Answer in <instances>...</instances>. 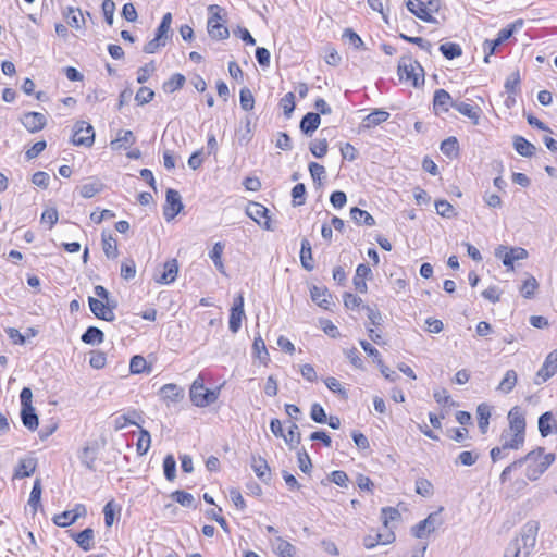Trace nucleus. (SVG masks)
<instances>
[{"mask_svg":"<svg viewBox=\"0 0 557 557\" xmlns=\"http://www.w3.org/2000/svg\"><path fill=\"white\" fill-rule=\"evenodd\" d=\"M555 459V454H544V448L537 447L518 460L522 461V466L527 465L525 478L530 481H536L550 467Z\"/></svg>","mask_w":557,"mask_h":557,"instance_id":"nucleus-1","label":"nucleus"},{"mask_svg":"<svg viewBox=\"0 0 557 557\" xmlns=\"http://www.w3.org/2000/svg\"><path fill=\"white\" fill-rule=\"evenodd\" d=\"M398 75L400 79L411 81L416 88L424 83V70L410 54L403 55L399 59Z\"/></svg>","mask_w":557,"mask_h":557,"instance_id":"nucleus-2","label":"nucleus"},{"mask_svg":"<svg viewBox=\"0 0 557 557\" xmlns=\"http://www.w3.org/2000/svg\"><path fill=\"white\" fill-rule=\"evenodd\" d=\"M191 403L197 407H207L216 401L219 397L218 389L205 388L203 379L198 376L191 384L189 389Z\"/></svg>","mask_w":557,"mask_h":557,"instance_id":"nucleus-3","label":"nucleus"},{"mask_svg":"<svg viewBox=\"0 0 557 557\" xmlns=\"http://www.w3.org/2000/svg\"><path fill=\"white\" fill-rule=\"evenodd\" d=\"M208 9L212 13L207 24L208 33L211 38L215 40L228 38V28L220 22L222 20L220 15L221 8L216 4H212Z\"/></svg>","mask_w":557,"mask_h":557,"instance_id":"nucleus-4","label":"nucleus"},{"mask_svg":"<svg viewBox=\"0 0 557 557\" xmlns=\"http://www.w3.org/2000/svg\"><path fill=\"white\" fill-rule=\"evenodd\" d=\"M539 528V522L534 520L528 521L521 528L519 537H517L516 540H520L521 549L524 550V556H529L531 549L534 547Z\"/></svg>","mask_w":557,"mask_h":557,"instance_id":"nucleus-5","label":"nucleus"},{"mask_svg":"<svg viewBox=\"0 0 557 557\" xmlns=\"http://www.w3.org/2000/svg\"><path fill=\"white\" fill-rule=\"evenodd\" d=\"M557 373V349L550 351L534 376V384L541 385Z\"/></svg>","mask_w":557,"mask_h":557,"instance_id":"nucleus-6","label":"nucleus"},{"mask_svg":"<svg viewBox=\"0 0 557 557\" xmlns=\"http://www.w3.org/2000/svg\"><path fill=\"white\" fill-rule=\"evenodd\" d=\"M95 141V132L94 127L85 122L78 121L74 126V134L72 137V143L75 146H85L90 147Z\"/></svg>","mask_w":557,"mask_h":557,"instance_id":"nucleus-7","label":"nucleus"},{"mask_svg":"<svg viewBox=\"0 0 557 557\" xmlns=\"http://www.w3.org/2000/svg\"><path fill=\"white\" fill-rule=\"evenodd\" d=\"M495 256L502 259L505 267L513 269V262L523 260L528 257V251L521 247H513L509 250L500 245L495 249Z\"/></svg>","mask_w":557,"mask_h":557,"instance_id":"nucleus-8","label":"nucleus"},{"mask_svg":"<svg viewBox=\"0 0 557 557\" xmlns=\"http://www.w3.org/2000/svg\"><path fill=\"white\" fill-rule=\"evenodd\" d=\"M502 445L493 447L490 451L491 459L494 463L507 458L510 450H518L523 445L520 438H506L504 434L502 435Z\"/></svg>","mask_w":557,"mask_h":557,"instance_id":"nucleus-9","label":"nucleus"},{"mask_svg":"<svg viewBox=\"0 0 557 557\" xmlns=\"http://www.w3.org/2000/svg\"><path fill=\"white\" fill-rule=\"evenodd\" d=\"M163 215L166 221L173 220L184 208L181 195L177 190L169 188L165 195Z\"/></svg>","mask_w":557,"mask_h":557,"instance_id":"nucleus-10","label":"nucleus"},{"mask_svg":"<svg viewBox=\"0 0 557 557\" xmlns=\"http://www.w3.org/2000/svg\"><path fill=\"white\" fill-rule=\"evenodd\" d=\"M510 430L513 432V438H520L524 443L525 418L520 407L516 406L508 413Z\"/></svg>","mask_w":557,"mask_h":557,"instance_id":"nucleus-11","label":"nucleus"},{"mask_svg":"<svg viewBox=\"0 0 557 557\" xmlns=\"http://www.w3.org/2000/svg\"><path fill=\"white\" fill-rule=\"evenodd\" d=\"M442 524L438 512L430 513L424 520L412 527V534L418 539H423L428 534L434 532Z\"/></svg>","mask_w":557,"mask_h":557,"instance_id":"nucleus-12","label":"nucleus"},{"mask_svg":"<svg viewBox=\"0 0 557 557\" xmlns=\"http://www.w3.org/2000/svg\"><path fill=\"white\" fill-rule=\"evenodd\" d=\"M269 210L261 203L251 202L247 209L246 214L258 223L261 227L268 231H272L273 227L268 216Z\"/></svg>","mask_w":557,"mask_h":557,"instance_id":"nucleus-13","label":"nucleus"},{"mask_svg":"<svg viewBox=\"0 0 557 557\" xmlns=\"http://www.w3.org/2000/svg\"><path fill=\"white\" fill-rule=\"evenodd\" d=\"M456 101L453 100L451 96L445 89H436L433 97V110L436 115L441 113H447L449 108H454Z\"/></svg>","mask_w":557,"mask_h":557,"instance_id":"nucleus-14","label":"nucleus"},{"mask_svg":"<svg viewBox=\"0 0 557 557\" xmlns=\"http://www.w3.org/2000/svg\"><path fill=\"white\" fill-rule=\"evenodd\" d=\"M160 275H154V281L159 284H171L175 281L178 273V263L176 259H170L163 263L159 270Z\"/></svg>","mask_w":557,"mask_h":557,"instance_id":"nucleus-15","label":"nucleus"},{"mask_svg":"<svg viewBox=\"0 0 557 557\" xmlns=\"http://www.w3.org/2000/svg\"><path fill=\"white\" fill-rule=\"evenodd\" d=\"M21 122L29 133H37L47 125L46 116L39 112H27L23 114Z\"/></svg>","mask_w":557,"mask_h":557,"instance_id":"nucleus-16","label":"nucleus"},{"mask_svg":"<svg viewBox=\"0 0 557 557\" xmlns=\"http://www.w3.org/2000/svg\"><path fill=\"white\" fill-rule=\"evenodd\" d=\"M310 296L313 302L325 310H331V307L334 305L331 293L324 286L313 285L310 288Z\"/></svg>","mask_w":557,"mask_h":557,"instance_id":"nucleus-17","label":"nucleus"},{"mask_svg":"<svg viewBox=\"0 0 557 557\" xmlns=\"http://www.w3.org/2000/svg\"><path fill=\"white\" fill-rule=\"evenodd\" d=\"M37 468V459L34 457L22 458L14 469L13 479L20 480L34 474Z\"/></svg>","mask_w":557,"mask_h":557,"instance_id":"nucleus-18","label":"nucleus"},{"mask_svg":"<svg viewBox=\"0 0 557 557\" xmlns=\"http://www.w3.org/2000/svg\"><path fill=\"white\" fill-rule=\"evenodd\" d=\"M88 304L91 312L101 320L112 322L115 320L114 312H111L110 309L106 308V305L102 300L97 299L95 297H88Z\"/></svg>","mask_w":557,"mask_h":557,"instance_id":"nucleus-19","label":"nucleus"},{"mask_svg":"<svg viewBox=\"0 0 557 557\" xmlns=\"http://www.w3.org/2000/svg\"><path fill=\"white\" fill-rule=\"evenodd\" d=\"M320 123L321 117L319 113L308 112L302 116L299 128L306 136L310 137L318 129Z\"/></svg>","mask_w":557,"mask_h":557,"instance_id":"nucleus-20","label":"nucleus"},{"mask_svg":"<svg viewBox=\"0 0 557 557\" xmlns=\"http://www.w3.org/2000/svg\"><path fill=\"white\" fill-rule=\"evenodd\" d=\"M251 468L262 482L268 483L271 480V470L264 458L252 456Z\"/></svg>","mask_w":557,"mask_h":557,"instance_id":"nucleus-21","label":"nucleus"},{"mask_svg":"<svg viewBox=\"0 0 557 557\" xmlns=\"http://www.w3.org/2000/svg\"><path fill=\"white\" fill-rule=\"evenodd\" d=\"M406 7L410 13L416 15L418 18L428 23H437V20L432 15L428 14L424 10V2L421 0H408Z\"/></svg>","mask_w":557,"mask_h":557,"instance_id":"nucleus-22","label":"nucleus"},{"mask_svg":"<svg viewBox=\"0 0 557 557\" xmlns=\"http://www.w3.org/2000/svg\"><path fill=\"white\" fill-rule=\"evenodd\" d=\"M162 399L170 403H180L184 398V389L176 384H165L160 388Z\"/></svg>","mask_w":557,"mask_h":557,"instance_id":"nucleus-23","label":"nucleus"},{"mask_svg":"<svg viewBox=\"0 0 557 557\" xmlns=\"http://www.w3.org/2000/svg\"><path fill=\"white\" fill-rule=\"evenodd\" d=\"M271 544L273 550L281 557H294L296 555V547L282 536H276Z\"/></svg>","mask_w":557,"mask_h":557,"instance_id":"nucleus-24","label":"nucleus"},{"mask_svg":"<svg viewBox=\"0 0 557 557\" xmlns=\"http://www.w3.org/2000/svg\"><path fill=\"white\" fill-rule=\"evenodd\" d=\"M454 109L457 110L460 114L470 119L474 125L479 124L481 113L480 107L472 106L462 101H456Z\"/></svg>","mask_w":557,"mask_h":557,"instance_id":"nucleus-25","label":"nucleus"},{"mask_svg":"<svg viewBox=\"0 0 557 557\" xmlns=\"http://www.w3.org/2000/svg\"><path fill=\"white\" fill-rule=\"evenodd\" d=\"M72 537L84 552H89L92 548L95 533L91 528H86L78 533H73Z\"/></svg>","mask_w":557,"mask_h":557,"instance_id":"nucleus-26","label":"nucleus"},{"mask_svg":"<svg viewBox=\"0 0 557 557\" xmlns=\"http://www.w3.org/2000/svg\"><path fill=\"white\" fill-rule=\"evenodd\" d=\"M555 413L546 411L539 417V432L541 436L546 437L550 433H555Z\"/></svg>","mask_w":557,"mask_h":557,"instance_id":"nucleus-27","label":"nucleus"},{"mask_svg":"<svg viewBox=\"0 0 557 557\" xmlns=\"http://www.w3.org/2000/svg\"><path fill=\"white\" fill-rule=\"evenodd\" d=\"M513 148L520 156L525 158L532 157L536 150L532 143L519 135L513 137Z\"/></svg>","mask_w":557,"mask_h":557,"instance_id":"nucleus-28","label":"nucleus"},{"mask_svg":"<svg viewBox=\"0 0 557 557\" xmlns=\"http://www.w3.org/2000/svg\"><path fill=\"white\" fill-rule=\"evenodd\" d=\"M21 420L29 431H35L38 428V416L33 406L22 407Z\"/></svg>","mask_w":557,"mask_h":557,"instance_id":"nucleus-29","label":"nucleus"},{"mask_svg":"<svg viewBox=\"0 0 557 557\" xmlns=\"http://www.w3.org/2000/svg\"><path fill=\"white\" fill-rule=\"evenodd\" d=\"M300 262L307 271H311L314 268L311 244L307 238L301 239Z\"/></svg>","mask_w":557,"mask_h":557,"instance_id":"nucleus-30","label":"nucleus"},{"mask_svg":"<svg viewBox=\"0 0 557 557\" xmlns=\"http://www.w3.org/2000/svg\"><path fill=\"white\" fill-rule=\"evenodd\" d=\"M81 462L90 471H95V462L97 459V447L86 445L83 447L78 456Z\"/></svg>","mask_w":557,"mask_h":557,"instance_id":"nucleus-31","label":"nucleus"},{"mask_svg":"<svg viewBox=\"0 0 557 557\" xmlns=\"http://www.w3.org/2000/svg\"><path fill=\"white\" fill-rule=\"evenodd\" d=\"M81 339L87 345H99L103 342L104 334L97 326H88L87 330L82 334Z\"/></svg>","mask_w":557,"mask_h":557,"instance_id":"nucleus-32","label":"nucleus"},{"mask_svg":"<svg viewBox=\"0 0 557 557\" xmlns=\"http://www.w3.org/2000/svg\"><path fill=\"white\" fill-rule=\"evenodd\" d=\"M350 218L358 225L373 226L375 224L374 218L368 211L358 207L350 209Z\"/></svg>","mask_w":557,"mask_h":557,"instance_id":"nucleus-33","label":"nucleus"},{"mask_svg":"<svg viewBox=\"0 0 557 557\" xmlns=\"http://www.w3.org/2000/svg\"><path fill=\"white\" fill-rule=\"evenodd\" d=\"M102 249L107 258L115 259L119 256L116 240L111 233H102Z\"/></svg>","mask_w":557,"mask_h":557,"instance_id":"nucleus-34","label":"nucleus"},{"mask_svg":"<svg viewBox=\"0 0 557 557\" xmlns=\"http://www.w3.org/2000/svg\"><path fill=\"white\" fill-rule=\"evenodd\" d=\"M478 425L482 434H485L488 429L491 418V406L482 403L476 408Z\"/></svg>","mask_w":557,"mask_h":557,"instance_id":"nucleus-35","label":"nucleus"},{"mask_svg":"<svg viewBox=\"0 0 557 557\" xmlns=\"http://www.w3.org/2000/svg\"><path fill=\"white\" fill-rule=\"evenodd\" d=\"M388 117V112L384 110H375L363 119L362 125L366 128H371L385 122Z\"/></svg>","mask_w":557,"mask_h":557,"instance_id":"nucleus-36","label":"nucleus"},{"mask_svg":"<svg viewBox=\"0 0 557 557\" xmlns=\"http://www.w3.org/2000/svg\"><path fill=\"white\" fill-rule=\"evenodd\" d=\"M480 451L478 449L463 450L455 459L456 466L471 467L476 463L480 458Z\"/></svg>","mask_w":557,"mask_h":557,"instance_id":"nucleus-37","label":"nucleus"},{"mask_svg":"<svg viewBox=\"0 0 557 557\" xmlns=\"http://www.w3.org/2000/svg\"><path fill=\"white\" fill-rule=\"evenodd\" d=\"M135 143V136L132 131H120L117 137L111 141L112 149H126Z\"/></svg>","mask_w":557,"mask_h":557,"instance_id":"nucleus-38","label":"nucleus"},{"mask_svg":"<svg viewBox=\"0 0 557 557\" xmlns=\"http://www.w3.org/2000/svg\"><path fill=\"white\" fill-rule=\"evenodd\" d=\"M104 185L99 180L94 178L79 187V194L83 198H91L96 194L100 193Z\"/></svg>","mask_w":557,"mask_h":557,"instance_id":"nucleus-39","label":"nucleus"},{"mask_svg":"<svg viewBox=\"0 0 557 557\" xmlns=\"http://www.w3.org/2000/svg\"><path fill=\"white\" fill-rule=\"evenodd\" d=\"M283 438L290 449L297 448V446L300 444L301 435L299 428L295 422L290 423L288 432L287 434H284Z\"/></svg>","mask_w":557,"mask_h":557,"instance_id":"nucleus-40","label":"nucleus"},{"mask_svg":"<svg viewBox=\"0 0 557 557\" xmlns=\"http://www.w3.org/2000/svg\"><path fill=\"white\" fill-rule=\"evenodd\" d=\"M395 540L394 533H389L385 539H383V535L380 533H376L374 535H367L363 539V545L366 548L371 549L375 547L377 544H389Z\"/></svg>","mask_w":557,"mask_h":557,"instance_id":"nucleus-41","label":"nucleus"},{"mask_svg":"<svg viewBox=\"0 0 557 557\" xmlns=\"http://www.w3.org/2000/svg\"><path fill=\"white\" fill-rule=\"evenodd\" d=\"M185 76L183 74L176 73L171 76L170 79L165 81L162 85V88L165 92L172 94L178 89H181L185 84Z\"/></svg>","mask_w":557,"mask_h":557,"instance_id":"nucleus-42","label":"nucleus"},{"mask_svg":"<svg viewBox=\"0 0 557 557\" xmlns=\"http://www.w3.org/2000/svg\"><path fill=\"white\" fill-rule=\"evenodd\" d=\"M517 381H518L517 372L515 370H508L505 373V376L503 377V380L500 381V383L498 385V389L502 391L503 393L508 394L513 389V387L517 384Z\"/></svg>","mask_w":557,"mask_h":557,"instance_id":"nucleus-43","label":"nucleus"},{"mask_svg":"<svg viewBox=\"0 0 557 557\" xmlns=\"http://www.w3.org/2000/svg\"><path fill=\"white\" fill-rule=\"evenodd\" d=\"M441 151L448 158L458 156L459 144L456 137H448L441 144Z\"/></svg>","mask_w":557,"mask_h":557,"instance_id":"nucleus-44","label":"nucleus"},{"mask_svg":"<svg viewBox=\"0 0 557 557\" xmlns=\"http://www.w3.org/2000/svg\"><path fill=\"white\" fill-rule=\"evenodd\" d=\"M41 493H42L41 481H40V479H36L34 481V485L30 491V495H29V499H28V505L33 508L34 512H36L37 508L40 506Z\"/></svg>","mask_w":557,"mask_h":557,"instance_id":"nucleus-45","label":"nucleus"},{"mask_svg":"<svg viewBox=\"0 0 557 557\" xmlns=\"http://www.w3.org/2000/svg\"><path fill=\"white\" fill-rule=\"evenodd\" d=\"M440 51L448 60H453V59L458 58V57H460L462 54L461 47L458 44H455V42L442 44L440 46Z\"/></svg>","mask_w":557,"mask_h":557,"instance_id":"nucleus-46","label":"nucleus"},{"mask_svg":"<svg viewBox=\"0 0 557 557\" xmlns=\"http://www.w3.org/2000/svg\"><path fill=\"white\" fill-rule=\"evenodd\" d=\"M66 20H67V24L72 27V28H81V23H84V15H83V12L79 10V9H75L73 7H69L67 8V13H66Z\"/></svg>","mask_w":557,"mask_h":557,"instance_id":"nucleus-47","label":"nucleus"},{"mask_svg":"<svg viewBox=\"0 0 557 557\" xmlns=\"http://www.w3.org/2000/svg\"><path fill=\"white\" fill-rule=\"evenodd\" d=\"M244 128L238 129V143L240 146H246L252 139V127H251V119L246 116L244 120Z\"/></svg>","mask_w":557,"mask_h":557,"instance_id":"nucleus-48","label":"nucleus"},{"mask_svg":"<svg viewBox=\"0 0 557 557\" xmlns=\"http://www.w3.org/2000/svg\"><path fill=\"white\" fill-rule=\"evenodd\" d=\"M223 249L224 245L221 242H218L213 245V248L209 253L210 259L213 261L214 265L221 273H224V265L221 258Z\"/></svg>","mask_w":557,"mask_h":557,"instance_id":"nucleus-49","label":"nucleus"},{"mask_svg":"<svg viewBox=\"0 0 557 557\" xmlns=\"http://www.w3.org/2000/svg\"><path fill=\"white\" fill-rule=\"evenodd\" d=\"M150 444H151L150 433L147 430H145V429H140L139 438H138L137 444H136L137 453L139 455L147 454V451L150 448Z\"/></svg>","mask_w":557,"mask_h":557,"instance_id":"nucleus-50","label":"nucleus"},{"mask_svg":"<svg viewBox=\"0 0 557 557\" xmlns=\"http://www.w3.org/2000/svg\"><path fill=\"white\" fill-rule=\"evenodd\" d=\"M240 107L245 111H250L255 107V98L251 90L247 87L240 89L239 92Z\"/></svg>","mask_w":557,"mask_h":557,"instance_id":"nucleus-51","label":"nucleus"},{"mask_svg":"<svg viewBox=\"0 0 557 557\" xmlns=\"http://www.w3.org/2000/svg\"><path fill=\"white\" fill-rule=\"evenodd\" d=\"M435 209L437 214L443 218L450 219L457 215L455 208L447 200H437L435 202Z\"/></svg>","mask_w":557,"mask_h":557,"instance_id":"nucleus-52","label":"nucleus"},{"mask_svg":"<svg viewBox=\"0 0 557 557\" xmlns=\"http://www.w3.org/2000/svg\"><path fill=\"white\" fill-rule=\"evenodd\" d=\"M522 26H523V21L522 20H517L513 23H511L508 26H506L505 28L500 29L498 32V34H497V38L502 42H504L507 39H509L517 29L521 28Z\"/></svg>","mask_w":557,"mask_h":557,"instance_id":"nucleus-53","label":"nucleus"},{"mask_svg":"<svg viewBox=\"0 0 557 557\" xmlns=\"http://www.w3.org/2000/svg\"><path fill=\"white\" fill-rule=\"evenodd\" d=\"M171 497L183 507H193L195 498L190 493L185 491H174Z\"/></svg>","mask_w":557,"mask_h":557,"instance_id":"nucleus-54","label":"nucleus"},{"mask_svg":"<svg viewBox=\"0 0 557 557\" xmlns=\"http://www.w3.org/2000/svg\"><path fill=\"white\" fill-rule=\"evenodd\" d=\"M164 476L169 481H173L176 476V461L172 455L165 456L163 460Z\"/></svg>","mask_w":557,"mask_h":557,"instance_id":"nucleus-55","label":"nucleus"},{"mask_svg":"<svg viewBox=\"0 0 557 557\" xmlns=\"http://www.w3.org/2000/svg\"><path fill=\"white\" fill-rule=\"evenodd\" d=\"M520 81L519 71L512 72L505 82L506 91L508 94L516 95L519 90Z\"/></svg>","mask_w":557,"mask_h":557,"instance_id":"nucleus-56","label":"nucleus"},{"mask_svg":"<svg viewBox=\"0 0 557 557\" xmlns=\"http://www.w3.org/2000/svg\"><path fill=\"white\" fill-rule=\"evenodd\" d=\"M327 140L325 138L310 143V151L317 158H322L327 152Z\"/></svg>","mask_w":557,"mask_h":557,"instance_id":"nucleus-57","label":"nucleus"},{"mask_svg":"<svg viewBox=\"0 0 557 557\" xmlns=\"http://www.w3.org/2000/svg\"><path fill=\"white\" fill-rule=\"evenodd\" d=\"M280 106L284 111L286 117H290L295 110V95L287 92L280 101Z\"/></svg>","mask_w":557,"mask_h":557,"instance_id":"nucleus-58","label":"nucleus"},{"mask_svg":"<svg viewBox=\"0 0 557 557\" xmlns=\"http://www.w3.org/2000/svg\"><path fill=\"white\" fill-rule=\"evenodd\" d=\"M252 347H253V350L256 352L257 358L261 362L265 363L268 361V359H269V352L267 350L264 341L260 336L256 337L255 341H253V346Z\"/></svg>","mask_w":557,"mask_h":557,"instance_id":"nucleus-59","label":"nucleus"},{"mask_svg":"<svg viewBox=\"0 0 557 557\" xmlns=\"http://www.w3.org/2000/svg\"><path fill=\"white\" fill-rule=\"evenodd\" d=\"M154 91L148 87H140L135 95V101L138 106H144L152 101Z\"/></svg>","mask_w":557,"mask_h":557,"instance_id":"nucleus-60","label":"nucleus"},{"mask_svg":"<svg viewBox=\"0 0 557 557\" xmlns=\"http://www.w3.org/2000/svg\"><path fill=\"white\" fill-rule=\"evenodd\" d=\"M298 467L304 473L310 472L312 468L311 459L305 448L297 451Z\"/></svg>","mask_w":557,"mask_h":557,"instance_id":"nucleus-61","label":"nucleus"},{"mask_svg":"<svg viewBox=\"0 0 557 557\" xmlns=\"http://www.w3.org/2000/svg\"><path fill=\"white\" fill-rule=\"evenodd\" d=\"M147 361L143 356L136 355L131 359L129 371L133 374L143 373L146 370Z\"/></svg>","mask_w":557,"mask_h":557,"instance_id":"nucleus-62","label":"nucleus"},{"mask_svg":"<svg viewBox=\"0 0 557 557\" xmlns=\"http://www.w3.org/2000/svg\"><path fill=\"white\" fill-rule=\"evenodd\" d=\"M135 275H136V265H135L134 260L128 259L126 261H123L121 264V276L124 280L129 281V280L134 278Z\"/></svg>","mask_w":557,"mask_h":557,"instance_id":"nucleus-63","label":"nucleus"},{"mask_svg":"<svg viewBox=\"0 0 557 557\" xmlns=\"http://www.w3.org/2000/svg\"><path fill=\"white\" fill-rule=\"evenodd\" d=\"M504 557H528L524 556V550L521 549L520 540H513L506 548Z\"/></svg>","mask_w":557,"mask_h":557,"instance_id":"nucleus-64","label":"nucleus"}]
</instances>
